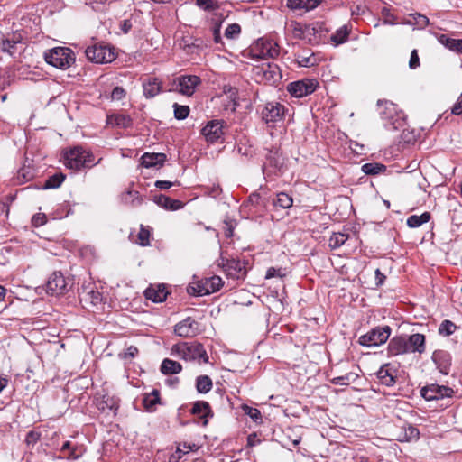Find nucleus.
Wrapping results in <instances>:
<instances>
[{"instance_id": "obj_28", "label": "nucleus", "mask_w": 462, "mask_h": 462, "mask_svg": "<svg viewBox=\"0 0 462 462\" xmlns=\"http://www.w3.org/2000/svg\"><path fill=\"white\" fill-rule=\"evenodd\" d=\"M410 19L402 22L404 24L415 25L419 29H424L429 24V18L421 14L415 13L409 14Z\"/></svg>"}, {"instance_id": "obj_27", "label": "nucleus", "mask_w": 462, "mask_h": 462, "mask_svg": "<svg viewBox=\"0 0 462 462\" xmlns=\"http://www.w3.org/2000/svg\"><path fill=\"white\" fill-rule=\"evenodd\" d=\"M182 370L181 365L169 358H165L161 365V372L163 374H176Z\"/></svg>"}, {"instance_id": "obj_43", "label": "nucleus", "mask_w": 462, "mask_h": 462, "mask_svg": "<svg viewBox=\"0 0 462 462\" xmlns=\"http://www.w3.org/2000/svg\"><path fill=\"white\" fill-rule=\"evenodd\" d=\"M420 438V431L419 430L411 425H409L407 428L404 429V434L403 438L400 439V441H413L418 440Z\"/></svg>"}, {"instance_id": "obj_4", "label": "nucleus", "mask_w": 462, "mask_h": 462, "mask_svg": "<svg viewBox=\"0 0 462 462\" xmlns=\"http://www.w3.org/2000/svg\"><path fill=\"white\" fill-rule=\"evenodd\" d=\"M45 61L60 69H66L75 61L73 51L69 48L56 47L44 53Z\"/></svg>"}, {"instance_id": "obj_53", "label": "nucleus", "mask_w": 462, "mask_h": 462, "mask_svg": "<svg viewBox=\"0 0 462 462\" xmlns=\"http://www.w3.org/2000/svg\"><path fill=\"white\" fill-rule=\"evenodd\" d=\"M285 273H283V270L282 268L270 267L266 272L265 278L271 279L273 277H283Z\"/></svg>"}, {"instance_id": "obj_54", "label": "nucleus", "mask_w": 462, "mask_h": 462, "mask_svg": "<svg viewBox=\"0 0 462 462\" xmlns=\"http://www.w3.org/2000/svg\"><path fill=\"white\" fill-rule=\"evenodd\" d=\"M420 58L418 55L417 50H413L411 53L410 61H409V67L411 69H415L418 67H420Z\"/></svg>"}, {"instance_id": "obj_6", "label": "nucleus", "mask_w": 462, "mask_h": 462, "mask_svg": "<svg viewBox=\"0 0 462 462\" xmlns=\"http://www.w3.org/2000/svg\"><path fill=\"white\" fill-rule=\"evenodd\" d=\"M249 52L256 59H275L280 54V47L272 40L261 38L250 48Z\"/></svg>"}, {"instance_id": "obj_24", "label": "nucleus", "mask_w": 462, "mask_h": 462, "mask_svg": "<svg viewBox=\"0 0 462 462\" xmlns=\"http://www.w3.org/2000/svg\"><path fill=\"white\" fill-rule=\"evenodd\" d=\"M160 392L157 389H153L150 393H145L143 398V404L144 409L152 412L156 410V405L160 403Z\"/></svg>"}, {"instance_id": "obj_7", "label": "nucleus", "mask_w": 462, "mask_h": 462, "mask_svg": "<svg viewBox=\"0 0 462 462\" xmlns=\"http://www.w3.org/2000/svg\"><path fill=\"white\" fill-rule=\"evenodd\" d=\"M265 159L266 161L263 165V173L266 179L282 174L285 159L279 148L268 150Z\"/></svg>"}, {"instance_id": "obj_61", "label": "nucleus", "mask_w": 462, "mask_h": 462, "mask_svg": "<svg viewBox=\"0 0 462 462\" xmlns=\"http://www.w3.org/2000/svg\"><path fill=\"white\" fill-rule=\"evenodd\" d=\"M452 113L456 116L462 115V98L459 99L452 107Z\"/></svg>"}, {"instance_id": "obj_10", "label": "nucleus", "mask_w": 462, "mask_h": 462, "mask_svg": "<svg viewBox=\"0 0 462 462\" xmlns=\"http://www.w3.org/2000/svg\"><path fill=\"white\" fill-rule=\"evenodd\" d=\"M318 86L319 82L316 79H303L290 83L287 90L292 97L300 98L312 94Z\"/></svg>"}, {"instance_id": "obj_19", "label": "nucleus", "mask_w": 462, "mask_h": 462, "mask_svg": "<svg viewBox=\"0 0 462 462\" xmlns=\"http://www.w3.org/2000/svg\"><path fill=\"white\" fill-rule=\"evenodd\" d=\"M166 161L164 153H149L145 152L141 157V163L145 168L162 167Z\"/></svg>"}, {"instance_id": "obj_23", "label": "nucleus", "mask_w": 462, "mask_h": 462, "mask_svg": "<svg viewBox=\"0 0 462 462\" xmlns=\"http://www.w3.org/2000/svg\"><path fill=\"white\" fill-rule=\"evenodd\" d=\"M154 202L168 210H177L183 207V203L180 200L171 199L162 194L155 196Z\"/></svg>"}, {"instance_id": "obj_63", "label": "nucleus", "mask_w": 462, "mask_h": 462, "mask_svg": "<svg viewBox=\"0 0 462 462\" xmlns=\"http://www.w3.org/2000/svg\"><path fill=\"white\" fill-rule=\"evenodd\" d=\"M260 195L258 193H253L249 196V199H248V201L251 203V204H258L259 201H260Z\"/></svg>"}, {"instance_id": "obj_62", "label": "nucleus", "mask_w": 462, "mask_h": 462, "mask_svg": "<svg viewBox=\"0 0 462 462\" xmlns=\"http://www.w3.org/2000/svg\"><path fill=\"white\" fill-rule=\"evenodd\" d=\"M375 277L377 280L376 284L377 285L383 284V282L385 279V275L383 273H382L379 269H376V271H375Z\"/></svg>"}, {"instance_id": "obj_58", "label": "nucleus", "mask_w": 462, "mask_h": 462, "mask_svg": "<svg viewBox=\"0 0 462 462\" xmlns=\"http://www.w3.org/2000/svg\"><path fill=\"white\" fill-rule=\"evenodd\" d=\"M401 138H402V140H403V142L408 143L415 141V136H414L413 133L410 132L408 130H402Z\"/></svg>"}, {"instance_id": "obj_39", "label": "nucleus", "mask_w": 462, "mask_h": 462, "mask_svg": "<svg viewBox=\"0 0 462 462\" xmlns=\"http://www.w3.org/2000/svg\"><path fill=\"white\" fill-rule=\"evenodd\" d=\"M150 229L141 225L135 243H137L141 246H148L150 245Z\"/></svg>"}, {"instance_id": "obj_11", "label": "nucleus", "mask_w": 462, "mask_h": 462, "mask_svg": "<svg viewBox=\"0 0 462 462\" xmlns=\"http://www.w3.org/2000/svg\"><path fill=\"white\" fill-rule=\"evenodd\" d=\"M46 287L48 293H51V295H61L69 290L71 283L67 281L62 273L54 272L50 276Z\"/></svg>"}, {"instance_id": "obj_12", "label": "nucleus", "mask_w": 462, "mask_h": 462, "mask_svg": "<svg viewBox=\"0 0 462 462\" xmlns=\"http://www.w3.org/2000/svg\"><path fill=\"white\" fill-rule=\"evenodd\" d=\"M420 394L427 401H434L451 397L454 394V391L452 388L445 385L431 383L424 386L420 390Z\"/></svg>"}, {"instance_id": "obj_30", "label": "nucleus", "mask_w": 462, "mask_h": 462, "mask_svg": "<svg viewBox=\"0 0 462 462\" xmlns=\"http://www.w3.org/2000/svg\"><path fill=\"white\" fill-rule=\"evenodd\" d=\"M430 219V213L424 212L421 215H411L407 218V226L411 228H416L428 223Z\"/></svg>"}, {"instance_id": "obj_50", "label": "nucleus", "mask_w": 462, "mask_h": 462, "mask_svg": "<svg viewBox=\"0 0 462 462\" xmlns=\"http://www.w3.org/2000/svg\"><path fill=\"white\" fill-rule=\"evenodd\" d=\"M139 353V350L134 346H130L126 348L125 352L119 354V356L123 359H132L135 357Z\"/></svg>"}, {"instance_id": "obj_46", "label": "nucleus", "mask_w": 462, "mask_h": 462, "mask_svg": "<svg viewBox=\"0 0 462 462\" xmlns=\"http://www.w3.org/2000/svg\"><path fill=\"white\" fill-rule=\"evenodd\" d=\"M112 123L123 128H127L132 125V120L127 115H116L112 117Z\"/></svg>"}, {"instance_id": "obj_38", "label": "nucleus", "mask_w": 462, "mask_h": 462, "mask_svg": "<svg viewBox=\"0 0 462 462\" xmlns=\"http://www.w3.org/2000/svg\"><path fill=\"white\" fill-rule=\"evenodd\" d=\"M348 239V235L344 233H334L329 238V246L337 249L343 245Z\"/></svg>"}, {"instance_id": "obj_37", "label": "nucleus", "mask_w": 462, "mask_h": 462, "mask_svg": "<svg viewBox=\"0 0 462 462\" xmlns=\"http://www.w3.org/2000/svg\"><path fill=\"white\" fill-rule=\"evenodd\" d=\"M358 378L356 373H346L344 375L335 377L331 379V383L337 385H349Z\"/></svg>"}, {"instance_id": "obj_56", "label": "nucleus", "mask_w": 462, "mask_h": 462, "mask_svg": "<svg viewBox=\"0 0 462 462\" xmlns=\"http://www.w3.org/2000/svg\"><path fill=\"white\" fill-rule=\"evenodd\" d=\"M46 219L45 214L38 213L32 217V224L33 226L39 227L46 223Z\"/></svg>"}, {"instance_id": "obj_25", "label": "nucleus", "mask_w": 462, "mask_h": 462, "mask_svg": "<svg viewBox=\"0 0 462 462\" xmlns=\"http://www.w3.org/2000/svg\"><path fill=\"white\" fill-rule=\"evenodd\" d=\"M69 451L67 456L68 459L76 460L81 457L85 452V448L82 446L72 445L70 441H66L63 443L60 451Z\"/></svg>"}, {"instance_id": "obj_26", "label": "nucleus", "mask_w": 462, "mask_h": 462, "mask_svg": "<svg viewBox=\"0 0 462 462\" xmlns=\"http://www.w3.org/2000/svg\"><path fill=\"white\" fill-rule=\"evenodd\" d=\"M22 42V36L20 34H13L12 37L4 39L1 42V50L4 52H7L13 55L16 51V46Z\"/></svg>"}, {"instance_id": "obj_45", "label": "nucleus", "mask_w": 462, "mask_h": 462, "mask_svg": "<svg viewBox=\"0 0 462 462\" xmlns=\"http://www.w3.org/2000/svg\"><path fill=\"white\" fill-rule=\"evenodd\" d=\"M457 329V326L450 320H444L439 327V333L442 336L448 337L452 335Z\"/></svg>"}, {"instance_id": "obj_51", "label": "nucleus", "mask_w": 462, "mask_h": 462, "mask_svg": "<svg viewBox=\"0 0 462 462\" xmlns=\"http://www.w3.org/2000/svg\"><path fill=\"white\" fill-rule=\"evenodd\" d=\"M196 4L204 10H215L217 5L213 0H196Z\"/></svg>"}, {"instance_id": "obj_8", "label": "nucleus", "mask_w": 462, "mask_h": 462, "mask_svg": "<svg viewBox=\"0 0 462 462\" xmlns=\"http://www.w3.org/2000/svg\"><path fill=\"white\" fill-rule=\"evenodd\" d=\"M391 331L392 329L389 326L376 327L366 334L362 335L358 342L360 345L368 347L378 346L388 340Z\"/></svg>"}, {"instance_id": "obj_40", "label": "nucleus", "mask_w": 462, "mask_h": 462, "mask_svg": "<svg viewBox=\"0 0 462 462\" xmlns=\"http://www.w3.org/2000/svg\"><path fill=\"white\" fill-rule=\"evenodd\" d=\"M65 176L62 173H56L48 178L45 181L43 188L44 189H56L60 186L63 182Z\"/></svg>"}, {"instance_id": "obj_16", "label": "nucleus", "mask_w": 462, "mask_h": 462, "mask_svg": "<svg viewBox=\"0 0 462 462\" xmlns=\"http://www.w3.org/2000/svg\"><path fill=\"white\" fill-rule=\"evenodd\" d=\"M285 113L284 106L278 102H269L262 111V117L266 123H275L282 119Z\"/></svg>"}, {"instance_id": "obj_20", "label": "nucleus", "mask_w": 462, "mask_h": 462, "mask_svg": "<svg viewBox=\"0 0 462 462\" xmlns=\"http://www.w3.org/2000/svg\"><path fill=\"white\" fill-rule=\"evenodd\" d=\"M143 95L147 98L154 97L162 90V82L157 78H147L143 82Z\"/></svg>"}, {"instance_id": "obj_59", "label": "nucleus", "mask_w": 462, "mask_h": 462, "mask_svg": "<svg viewBox=\"0 0 462 462\" xmlns=\"http://www.w3.org/2000/svg\"><path fill=\"white\" fill-rule=\"evenodd\" d=\"M154 185L160 189H168L173 186V182L168 180H157Z\"/></svg>"}, {"instance_id": "obj_47", "label": "nucleus", "mask_w": 462, "mask_h": 462, "mask_svg": "<svg viewBox=\"0 0 462 462\" xmlns=\"http://www.w3.org/2000/svg\"><path fill=\"white\" fill-rule=\"evenodd\" d=\"M174 116L178 120H183L188 117L189 114V107L188 106H180L177 103L174 104Z\"/></svg>"}, {"instance_id": "obj_17", "label": "nucleus", "mask_w": 462, "mask_h": 462, "mask_svg": "<svg viewBox=\"0 0 462 462\" xmlns=\"http://www.w3.org/2000/svg\"><path fill=\"white\" fill-rule=\"evenodd\" d=\"M432 361L439 372L445 375L448 374L451 366V356L445 350H436L432 354Z\"/></svg>"}, {"instance_id": "obj_14", "label": "nucleus", "mask_w": 462, "mask_h": 462, "mask_svg": "<svg viewBox=\"0 0 462 462\" xmlns=\"http://www.w3.org/2000/svg\"><path fill=\"white\" fill-rule=\"evenodd\" d=\"M174 333L181 337H193L199 333V323L188 317L174 326Z\"/></svg>"}, {"instance_id": "obj_18", "label": "nucleus", "mask_w": 462, "mask_h": 462, "mask_svg": "<svg viewBox=\"0 0 462 462\" xmlns=\"http://www.w3.org/2000/svg\"><path fill=\"white\" fill-rule=\"evenodd\" d=\"M191 413L203 420V426L208 424V418L213 416L209 403L205 401H198L194 402L191 409Z\"/></svg>"}, {"instance_id": "obj_1", "label": "nucleus", "mask_w": 462, "mask_h": 462, "mask_svg": "<svg viewBox=\"0 0 462 462\" xmlns=\"http://www.w3.org/2000/svg\"><path fill=\"white\" fill-rule=\"evenodd\" d=\"M387 350L390 356L416 352L422 354L425 351V336L416 333L409 337H394L390 340Z\"/></svg>"}, {"instance_id": "obj_35", "label": "nucleus", "mask_w": 462, "mask_h": 462, "mask_svg": "<svg viewBox=\"0 0 462 462\" xmlns=\"http://www.w3.org/2000/svg\"><path fill=\"white\" fill-rule=\"evenodd\" d=\"M293 204L292 198L285 193L280 192L277 194L276 199L273 200V205L276 207H280L283 209L290 208Z\"/></svg>"}, {"instance_id": "obj_29", "label": "nucleus", "mask_w": 462, "mask_h": 462, "mask_svg": "<svg viewBox=\"0 0 462 462\" xmlns=\"http://www.w3.org/2000/svg\"><path fill=\"white\" fill-rule=\"evenodd\" d=\"M205 291L202 290L199 291V294H209L211 292H216L220 290V288L223 286V282L220 277L218 276H213L210 279L207 280L205 282Z\"/></svg>"}, {"instance_id": "obj_44", "label": "nucleus", "mask_w": 462, "mask_h": 462, "mask_svg": "<svg viewBox=\"0 0 462 462\" xmlns=\"http://www.w3.org/2000/svg\"><path fill=\"white\" fill-rule=\"evenodd\" d=\"M294 32L300 37H305V34L314 35L316 33V28L310 24L296 23Z\"/></svg>"}, {"instance_id": "obj_5", "label": "nucleus", "mask_w": 462, "mask_h": 462, "mask_svg": "<svg viewBox=\"0 0 462 462\" xmlns=\"http://www.w3.org/2000/svg\"><path fill=\"white\" fill-rule=\"evenodd\" d=\"M377 106L383 107V109L379 112L381 119L384 122L391 116L394 115V121H391L393 125V130H397L402 128L406 125V116L402 110L399 109L398 106L389 101L384 99H379L377 101Z\"/></svg>"}, {"instance_id": "obj_33", "label": "nucleus", "mask_w": 462, "mask_h": 462, "mask_svg": "<svg viewBox=\"0 0 462 462\" xmlns=\"http://www.w3.org/2000/svg\"><path fill=\"white\" fill-rule=\"evenodd\" d=\"M212 380L208 375H200L196 380V389L200 393H207L212 389Z\"/></svg>"}, {"instance_id": "obj_21", "label": "nucleus", "mask_w": 462, "mask_h": 462, "mask_svg": "<svg viewBox=\"0 0 462 462\" xmlns=\"http://www.w3.org/2000/svg\"><path fill=\"white\" fill-rule=\"evenodd\" d=\"M168 291L164 285H157L156 287H149L144 291V296L147 300L153 302H162L166 300Z\"/></svg>"}, {"instance_id": "obj_36", "label": "nucleus", "mask_w": 462, "mask_h": 462, "mask_svg": "<svg viewBox=\"0 0 462 462\" xmlns=\"http://www.w3.org/2000/svg\"><path fill=\"white\" fill-rule=\"evenodd\" d=\"M348 35L349 31L347 30V27L344 25L337 29L336 32L330 36V40L335 45H338L346 42L348 39Z\"/></svg>"}, {"instance_id": "obj_41", "label": "nucleus", "mask_w": 462, "mask_h": 462, "mask_svg": "<svg viewBox=\"0 0 462 462\" xmlns=\"http://www.w3.org/2000/svg\"><path fill=\"white\" fill-rule=\"evenodd\" d=\"M80 297L81 300H84L85 301L89 300L93 305H97L102 301L101 294L93 289L88 291H83Z\"/></svg>"}, {"instance_id": "obj_31", "label": "nucleus", "mask_w": 462, "mask_h": 462, "mask_svg": "<svg viewBox=\"0 0 462 462\" xmlns=\"http://www.w3.org/2000/svg\"><path fill=\"white\" fill-rule=\"evenodd\" d=\"M389 365H383L379 371L377 372V377L381 381V383L387 386H392L395 383L394 376L390 373Z\"/></svg>"}, {"instance_id": "obj_13", "label": "nucleus", "mask_w": 462, "mask_h": 462, "mask_svg": "<svg viewBox=\"0 0 462 462\" xmlns=\"http://www.w3.org/2000/svg\"><path fill=\"white\" fill-rule=\"evenodd\" d=\"M225 122L223 120H211L201 129V134L208 143L217 142L224 134L223 127Z\"/></svg>"}, {"instance_id": "obj_32", "label": "nucleus", "mask_w": 462, "mask_h": 462, "mask_svg": "<svg viewBox=\"0 0 462 462\" xmlns=\"http://www.w3.org/2000/svg\"><path fill=\"white\" fill-rule=\"evenodd\" d=\"M440 42L450 51L462 54V39H453L441 35Z\"/></svg>"}, {"instance_id": "obj_9", "label": "nucleus", "mask_w": 462, "mask_h": 462, "mask_svg": "<svg viewBox=\"0 0 462 462\" xmlns=\"http://www.w3.org/2000/svg\"><path fill=\"white\" fill-rule=\"evenodd\" d=\"M86 57L96 63H108L116 59L114 51L106 45L94 44L85 51Z\"/></svg>"}, {"instance_id": "obj_2", "label": "nucleus", "mask_w": 462, "mask_h": 462, "mask_svg": "<svg viewBox=\"0 0 462 462\" xmlns=\"http://www.w3.org/2000/svg\"><path fill=\"white\" fill-rule=\"evenodd\" d=\"M101 159H99L96 164L99 163ZM63 163L68 169L80 171L95 165L94 155L81 146H75L64 152Z\"/></svg>"}, {"instance_id": "obj_15", "label": "nucleus", "mask_w": 462, "mask_h": 462, "mask_svg": "<svg viewBox=\"0 0 462 462\" xmlns=\"http://www.w3.org/2000/svg\"><path fill=\"white\" fill-rule=\"evenodd\" d=\"M178 91L184 95L190 97L195 92L196 88L200 85L201 79L196 75H185L179 77L177 79Z\"/></svg>"}, {"instance_id": "obj_49", "label": "nucleus", "mask_w": 462, "mask_h": 462, "mask_svg": "<svg viewBox=\"0 0 462 462\" xmlns=\"http://www.w3.org/2000/svg\"><path fill=\"white\" fill-rule=\"evenodd\" d=\"M243 410L246 415H248L254 421H258L262 419L261 412L258 409L244 405Z\"/></svg>"}, {"instance_id": "obj_55", "label": "nucleus", "mask_w": 462, "mask_h": 462, "mask_svg": "<svg viewBox=\"0 0 462 462\" xmlns=\"http://www.w3.org/2000/svg\"><path fill=\"white\" fill-rule=\"evenodd\" d=\"M383 15L384 16L383 23L384 24H395L396 17L393 15L389 9L383 8L382 11Z\"/></svg>"}, {"instance_id": "obj_57", "label": "nucleus", "mask_w": 462, "mask_h": 462, "mask_svg": "<svg viewBox=\"0 0 462 462\" xmlns=\"http://www.w3.org/2000/svg\"><path fill=\"white\" fill-rule=\"evenodd\" d=\"M125 91L122 87H116L111 93V97L114 100H120L125 97Z\"/></svg>"}, {"instance_id": "obj_60", "label": "nucleus", "mask_w": 462, "mask_h": 462, "mask_svg": "<svg viewBox=\"0 0 462 462\" xmlns=\"http://www.w3.org/2000/svg\"><path fill=\"white\" fill-rule=\"evenodd\" d=\"M213 37L216 43L221 42L220 25H215L213 29Z\"/></svg>"}, {"instance_id": "obj_22", "label": "nucleus", "mask_w": 462, "mask_h": 462, "mask_svg": "<svg viewBox=\"0 0 462 462\" xmlns=\"http://www.w3.org/2000/svg\"><path fill=\"white\" fill-rule=\"evenodd\" d=\"M322 0H287V7L291 10L310 11L315 9Z\"/></svg>"}, {"instance_id": "obj_42", "label": "nucleus", "mask_w": 462, "mask_h": 462, "mask_svg": "<svg viewBox=\"0 0 462 462\" xmlns=\"http://www.w3.org/2000/svg\"><path fill=\"white\" fill-rule=\"evenodd\" d=\"M259 69L263 72V78L268 81L274 80L279 76L278 67L271 63L267 64V68L262 67Z\"/></svg>"}, {"instance_id": "obj_52", "label": "nucleus", "mask_w": 462, "mask_h": 462, "mask_svg": "<svg viewBox=\"0 0 462 462\" xmlns=\"http://www.w3.org/2000/svg\"><path fill=\"white\" fill-rule=\"evenodd\" d=\"M241 270L240 263L235 259L226 260V271L228 272L229 274H232V271L238 272Z\"/></svg>"}, {"instance_id": "obj_48", "label": "nucleus", "mask_w": 462, "mask_h": 462, "mask_svg": "<svg viewBox=\"0 0 462 462\" xmlns=\"http://www.w3.org/2000/svg\"><path fill=\"white\" fill-rule=\"evenodd\" d=\"M241 32V27L237 23H232L229 24L226 31H225V36L229 39H233L236 36H238Z\"/></svg>"}, {"instance_id": "obj_64", "label": "nucleus", "mask_w": 462, "mask_h": 462, "mask_svg": "<svg viewBox=\"0 0 462 462\" xmlns=\"http://www.w3.org/2000/svg\"><path fill=\"white\" fill-rule=\"evenodd\" d=\"M132 28V23L128 20H125L121 25V29L125 33H127Z\"/></svg>"}, {"instance_id": "obj_34", "label": "nucleus", "mask_w": 462, "mask_h": 462, "mask_svg": "<svg viewBox=\"0 0 462 462\" xmlns=\"http://www.w3.org/2000/svg\"><path fill=\"white\" fill-rule=\"evenodd\" d=\"M385 171L386 166L377 162H368L362 166V171L366 175H377Z\"/></svg>"}, {"instance_id": "obj_3", "label": "nucleus", "mask_w": 462, "mask_h": 462, "mask_svg": "<svg viewBox=\"0 0 462 462\" xmlns=\"http://www.w3.org/2000/svg\"><path fill=\"white\" fill-rule=\"evenodd\" d=\"M171 354L185 360L192 361L202 359L204 363L208 362V356L202 344L199 342H180L171 347Z\"/></svg>"}]
</instances>
